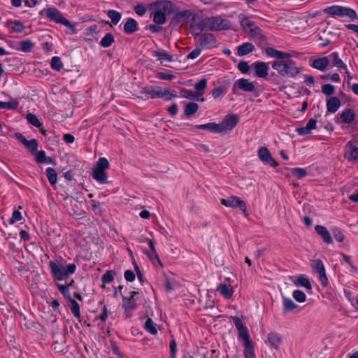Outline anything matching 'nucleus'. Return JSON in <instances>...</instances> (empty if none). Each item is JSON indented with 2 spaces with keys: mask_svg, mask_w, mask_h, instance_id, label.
<instances>
[{
  "mask_svg": "<svg viewBox=\"0 0 358 358\" xmlns=\"http://www.w3.org/2000/svg\"><path fill=\"white\" fill-rule=\"evenodd\" d=\"M271 66L273 69L277 71L280 76L284 78H295L303 71V68L297 66L296 62L291 59L290 57L273 61L271 63Z\"/></svg>",
  "mask_w": 358,
  "mask_h": 358,
  "instance_id": "1",
  "label": "nucleus"
},
{
  "mask_svg": "<svg viewBox=\"0 0 358 358\" xmlns=\"http://www.w3.org/2000/svg\"><path fill=\"white\" fill-rule=\"evenodd\" d=\"M49 266L55 280L67 279L69 275L74 273L76 270V265L75 264H70L65 267L61 263L50 261Z\"/></svg>",
  "mask_w": 358,
  "mask_h": 358,
  "instance_id": "2",
  "label": "nucleus"
},
{
  "mask_svg": "<svg viewBox=\"0 0 358 358\" xmlns=\"http://www.w3.org/2000/svg\"><path fill=\"white\" fill-rule=\"evenodd\" d=\"M109 162L105 157H101L96 164L93 171L92 177L100 184H105L107 182V175L105 171L108 169Z\"/></svg>",
  "mask_w": 358,
  "mask_h": 358,
  "instance_id": "3",
  "label": "nucleus"
},
{
  "mask_svg": "<svg viewBox=\"0 0 358 358\" xmlns=\"http://www.w3.org/2000/svg\"><path fill=\"white\" fill-rule=\"evenodd\" d=\"M45 13L46 17L50 20L57 23L62 24L66 27H71L72 25L69 20L65 18L62 13L55 7H50L47 9H43L40 12V15Z\"/></svg>",
  "mask_w": 358,
  "mask_h": 358,
  "instance_id": "4",
  "label": "nucleus"
},
{
  "mask_svg": "<svg viewBox=\"0 0 358 358\" xmlns=\"http://www.w3.org/2000/svg\"><path fill=\"white\" fill-rule=\"evenodd\" d=\"M324 13L330 15H338L339 17H348L353 20L357 17L356 12L350 8L341 6H332L324 9Z\"/></svg>",
  "mask_w": 358,
  "mask_h": 358,
  "instance_id": "5",
  "label": "nucleus"
},
{
  "mask_svg": "<svg viewBox=\"0 0 358 358\" xmlns=\"http://www.w3.org/2000/svg\"><path fill=\"white\" fill-rule=\"evenodd\" d=\"M221 203L227 207L239 208L245 217H248L249 215L245 202L237 196H233L227 199H222Z\"/></svg>",
  "mask_w": 358,
  "mask_h": 358,
  "instance_id": "6",
  "label": "nucleus"
},
{
  "mask_svg": "<svg viewBox=\"0 0 358 358\" xmlns=\"http://www.w3.org/2000/svg\"><path fill=\"white\" fill-rule=\"evenodd\" d=\"M239 117L236 114H229L225 116L222 123L219 124L221 133H226L232 130L238 123Z\"/></svg>",
  "mask_w": 358,
  "mask_h": 358,
  "instance_id": "7",
  "label": "nucleus"
},
{
  "mask_svg": "<svg viewBox=\"0 0 358 358\" xmlns=\"http://www.w3.org/2000/svg\"><path fill=\"white\" fill-rule=\"evenodd\" d=\"M312 268L319 274L321 284L325 287L328 284L324 266L321 259H314L311 264Z\"/></svg>",
  "mask_w": 358,
  "mask_h": 358,
  "instance_id": "8",
  "label": "nucleus"
},
{
  "mask_svg": "<svg viewBox=\"0 0 358 358\" xmlns=\"http://www.w3.org/2000/svg\"><path fill=\"white\" fill-rule=\"evenodd\" d=\"M257 155L262 162L268 164L273 168L278 166V162L272 157L270 151L266 147L259 148L257 152Z\"/></svg>",
  "mask_w": 358,
  "mask_h": 358,
  "instance_id": "9",
  "label": "nucleus"
},
{
  "mask_svg": "<svg viewBox=\"0 0 358 358\" xmlns=\"http://www.w3.org/2000/svg\"><path fill=\"white\" fill-rule=\"evenodd\" d=\"M199 46L203 49H211L215 47L217 42L213 34L210 33L202 34L199 38Z\"/></svg>",
  "mask_w": 358,
  "mask_h": 358,
  "instance_id": "10",
  "label": "nucleus"
},
{
  "mask_svg": "<svg viewBox=\"0 0 358 358\" xmlns=\"http://www.w3.org/2000/svg\"><path fill=\"white\" fill-rule=\"evenodd\" d=\"M233 322L238 331L239 337L243 340V343L251 342L250 340V335L247 327L243 323L241 320L237 317H232Z\"/></svg>",
  "mask_w": 358,
  "mask_h": 358,
  "instance_id": "11",
  "label": "nucleus"
},
{
  "mask_svg": "<svg viewBox=\"0 0 358 358\" xmlns=\"http://www.w3.org/2000/svg\"><path fill=\"white\" fill-rule=\"evenodd\" d=\"M255 88L253 83L248 79L240 78L234 84L232 91L235 92L237 89H240L244 92H250L254 91Z\"/></svg>",
  "mask_w": 358,
  "mask_h": 358,
  "instance_id": "12",
  "label": "nucleus"
},
{
  "mask_svg": "<svg viewBox=\"0 0 358 358\" xmlns=\"http://www.w3.org/2000/svg\"><path fill=\"white\" fill-rule=\"evenodd\" d=\"M15 136L19 140L32 154L36 152L38 142L36 139L27 140L21 133H15Z\"/></svg>",
  "mask_w": 358,
  "mask_h": 358,
  "instance_id": "13",
  "label": "nucleus"
},
{
  "mask_svg": "<svg viewBox=\"0 0 358 358\" xmlns=\"http://www.w3.org/2000/svg\"><path fill=\"white\" fill-rule=\"evenodd\" d=\"M345 157L350 161L358 159V145L357 142L349 141L346 144Z\"/></svg>",
  "mask_w": 358,
  "mask_h": 358,
  "instance_id": "14",
  "label": "nucleus"
},
{
  "mask_svg": "<svg viewBox=\"0 0 358 358\" xmlns=\"http://www.w3.org/2000/svg\"><path fill=\"white\" fill-rule=\"evenodd\" d=\"M154 9L166 14H171L173 12V4L169 1H155L152 4Z\"/></svg>",
  "mask_w": 358,
  "mask_h": 358,
  "instance_id": "15",
  "label": "nucleus"
},
{
  "mask_svg": "<svg viewBox=\"0 0 358 358\" xmlns=\"http://www.w3.org/2000/svg\"><path fill=\"white\" fill-rule=\"evenodd\" d=\"M267 341L272 348L279 350L282 343V336L277 332H271L268 334Z\"/></svg>",
  "mask_w": 358,
  "mask_h": 358,
  "instance_id": "16",
  "label": "nucleus"
},
{
  "mask_svg": "<svg viewBox=\"0 0 358 358\" xmlns=\"http://www.w3.org/2000/svg\"><path fill=\"white\" fill-rule=\"evenodd\" d=\"M204 23H206V22L203 19L198 22L194 21L193 23L190 24V31L194 37L200 36L201 35V33L203 30L207 29V25L204 24Z\"/></svg>",
  "mask_w": 358,
  "mask_h": 358,
  "instance_id": "17",
  "label": "nucleus"
},
{
  "mask_svg": "<svg viewBox=\"0 0 358 358\" xmlns=\"http://www.w3.org/2000/svg\"><path fill=\"white\" fill-rule=\"evenodd\" d=\"M141 94H142L141 98L144 99L158 98L159 95L158 87H154L153 86L143 87L141 91Z\"/></svg>",
  "mask_w": 358,
  "mask_h": 358,
  "instance_id": "18",
  "label": "nucleus"
},
{
  "mask_svg": "<svg viewBox=\"0 0 358 358\" xmlns=\"http://www.w3.org/2000/svg\"><path fill=\"white\" fill-rule=\"evenodd\" d=\"M122 301V306L125 310L126 316L127 317H129L131 315V311L134 310L136 306L135 299L133 296H129V298L123 296Z\"/></svg>",
  "mask_w": 358,
  "mask_h": 358,
  "instance_id": "19",
  "label": "nucleus"
},
{
  "mask_svg": "<svg viewBox=\"0 0 358 358\" xmlns=\"http://www.w3.org/2000/svg\"><path fill=\"white\" fill-rule=\"evenodd\" d=\"M253 65L257 77L265 78L268 76V66L265 62H256Z\"/></svg>",
  "mask_w": 358,
  "mask_h": 358,
  "instance_id": "20",
  "label": "nucleus"
},
{
  "mask_svg": "<svg viewBox=\"0 0 358 358\" xmlns=\"http://www.w3.org/2000/svg\"><path fill=\"white\" fill-rule=\"evenodd\" d=\"M265 52L268 57L278 59V60L283 59L286 57H291L290 54L279 51L273 48H266Z\"/></svg>",
  "mask_w": 358,
  "mask_h": 358,
  "instance_id": "21",
  "label": "nucleus"
},
{
  "mask_svg": "<svg viewBox=\"0 0 358 358\" xmlns=\"http://www.w3.org/2000/svg\"><path fill=\"white\" fill-rule=\"evenodd\" d=\"M315 231L321 236L323 241L327 244H331L333 243V240L331 236L330 232L327 229L326 227L317 225L315 227Z\"/></svg>",
  "mask_w": 358,
  "mask_h": 358,
  "instance_id": "22",
  "label": "nucleus"
},
{
  "mask_svg": "<svg viewBox=\"0 0 358 358\" xmlns=\"http://www.w3.org/2000/svg\"><path fill=\"white\" fill-rule=\"evenodd\" d=\"M341 105V100L336 96H331L327 101V109L329 113H336Z\"/></svg>",
  "mask_w": 358,
  "mask_h": 358,
  "instance_id": "23",
  "label": "nucleus"
},
{
  "mask_svg": "<svg viewBox=\"0 0 358 358\" xmlns=\"http://www.w3.org/2000/svg\"><path fill=\"white\" fill-rule=\"evenodd\" d=\"M329 61L332 62V66L338 69L346 70L347 66L343 61L339 57V55L337 52H334L328 57Z\"/></svg>",
  "mask_w": 358,
  "mask_h": 358,
  "instance_id": "24",
  "label": "nucleus"
},
{
  "mask_svg": "<svg viewBox=\"0 0 358 358\" xmlns=\"http://www.w3.org/2000/svg\"><path fill=\"white\" fill-rule=\"evenodd\" d=\"M248 33L253 38H255L259 43L262 46L263 43L266 42V37L262 34V30L257 27L255 26L248 31Z\"/></svg>",
  "mask_w": 358,
  "mask_h": 358,
  "instance_id": "25",
  "label": "nucleus"
},
{
  "mask_svg": "<svg viewBox=\"0 0 358 358\" xmlns=\"http://www.w3.org/2000/svg\"><path fill=\"white\" fill-rule=\"evenodd\" d=\"M329 64V59L328 57H323L315 59L311 66L320 71H324Z\"/></svg>",
  "mask_w": 358,
  "mask_h": 358,
  "instance_id": "26",
  "label": "nucleus"
},
{
  "mask_svg": "<svg viewBox=\"0 0 358 358\" xmlns=\"http://www.w3.org/2000/svg\"><path fill=\"white\" fill-rule=\"evenodd\" d=\"M137 30V22L133 18H129L124 25V31L127 34H131Z\"/></svg>",
  "mask_w": 358,
  "mask_h": 358,
  "instance_id": "27",
  "label": "nucleus"
},
{
  "mask_svg": "<svg viewBox=\"0 0 358 358\" xmlns=\"http://www.w3.org/2000/svg\"><path fill=\"white\" fill-rule=\"evenodd\" d=\"M255 50V46L251 43H244L237 48L238 56H244Z\"/></svg>",
  "mask_w": 358,
  "mask_h": 358,
  "instance_id": "28",
  "label": "nucleus"
},
{
  "mask_svg": "<svg viewBox=\"0 0 358 358\" xmlns=\"http://www.w3.org/2000/svg\"><path fill=\"white\" fill-rule=\"evenodd\" d=\"M152 55L157 57L158 59L161 61L162 64H163L164 61H167L169 62L173 61V57L171 55H169L166 50L162 49L154 51L152 52Z\"/></svg>",
  "mask_w": 358,
  "mask_h": 358,
  "instance_id": "29",
  "label": "nucleus"
},
{
  "mask_svg": "<svg viewBox=\"0 0 358 358\" xmlns=\"http://www.w3.org/2000/svg\"><path fill=\"white\" fill-rule=\"evenodd\" d=\"M206 23L204 24L207 25V30L209 31H216L218 29V23L220 20V16L210 17L204 18Z\"/></svg>",
  "mask_w": 358,
  "mask_h": 358,
  "instance_id": "30",
  "label": "nucleus"
},
{
  "mask_svg": "<svg viewBox=\"0 0 358 358\" xmlns=\"http://www.w3.org/2000/svg\"><path fill=\"white\" fill-rule=\"evenodd\" d=\"M198 129L208 130L212 132L221 133V129L219 124L215 122H210L203 124H198L195 127Z\"/></svg>",
  "mask_w": 358,
  "mask_h": 358,
  "instance_id": "31",
  "label": "nucleus"
},
{
  "mask_svg": "<svg viewBox=\"0 0 358 358\" xmlns=\"http://www.w3.org/2000/svg\"><path fill=\"white\" fill-rule=\"evenodd\" d=\"M341 118L342 119L344 123L348 124H351L355 120L354 111L350 108L345 109L341 113Z\"/></svg>",
  "mask_w": 358,
  "mask_h": 358,
  "instance_id": "32",
  "label": "nucleus"
},
{
  "mask_svg": "<svg viewBox=\"0 0 358 358\" xmlns=\"http://www.w3.org/2000/svg\"><path fill=\"white\" fill-rule=\"evenodd\" d=\"M217 290L226 299H230L233 294V288L230 285L220 284Z\"/></svg>",
  "mask_w": 358,
  "mask_h": 358,
  "instance_id": "33",
  "label": "nucleus"
},
{
  "mask_svg": "<svg viewBox=\"0 0 358 358\" xmlns=\"http://www.w3.org/2000/svg\"><path fill=\"white\" fill-rule=\"evenodd\" d=\"M159 94L158 98H163L165 100H171L172 98L177 96L175 90H170L169 89L162 90V87H158Z\"/></svg>",
  "mask_w": 358,
  "mask_h": 358,
  "instance_id": "34",
  "label": "nucleus"
},
{
  "mask_svg": "<svg viewBox=\"0 0 358 358\" xmlns=\"http://www.w3.org/2000/svg\"><path fill=\"white\" fill-rule=\"evenodd\" d=\"M239 22L242 28L246 31L248 32L250 29L255 26V22L250 20V18L247 17H243L241 15L239 16Z\"/></svg>",
  "mask_w": 358,
  "mask_h": 358,
  "instance_id": "35",
  "label": "nucleus"
},
{
  "mask_svg": "<svg viewBox=\"0 0 358 358\" xmlns=\"http://www.w3.org/2000/svg\"><path fill=\"white\" fill-rule=\"evenodd\" d=\"M19 102L16 99H11L8 102L0 101V109L16 110Z\"/></svg>",
  "mask_w": 358,
  "mask_h": 358,
  "instance_id": "36",
  "label": "nucleus"
},
{
  "mask_svg": "<svg viewBox=\"0 0 358 358\" xmlns=\"http://www.w3.org/2000/svg\"><path fill=\"white\" fill-rule=\"evenodd\" d=\"M294 285L297 287H303L308 290L312 289L311 283L309 280L303 275L299 276L296 280L294 282Z\"/></svg>",
  "mask_w": 358,
  "mask_h": 358,
  "instance_id": "37",
  "label": "nucleus"
},
{
  "mask_svg": "<svg viewBox=\"0 0 358 358\" xmlns=\"http://www.w3.org/2000/svg\"><path fill=\"white\" fill-rule=\"evenodd\" d=\"M199 106L194 102L188 103L184 110V113L186 116L190 117L194 115L198 110Z\"/></svg>",
  "mask_w": 358,
  "mask_h": 358,
  "instance_id": "38",
  "label": "nucleus"
},
{
  "mask_svg": "<svg viewBox=\"0 0 358 358\" xmlns=\"http://www.w3.org/2000/svg\"><path fill=\"white\" fill-rule=\"evenodd\" d=\"M107 15L111 20V22L115 25H116L120 22L122 17L121 13L115 10H108Z\"/></svg>",
  "mask_w": 358,
  "mask_h": 358,
  "instance_id": "39",
  "label": "nucleus"
},
{
  "mask_svg": "<svg viewBox=\"0 0 358 358\" xmlns=\"http://www.w3.org/2000/svg\"><path fill=\"white\" fill-rule=\"evenodd\" d=\"M10 24H13L14 25L11 27L12 31L15 33H20L23 31L24 27L23 24L20 21L15 20H8L6 22V26L8 27Z\"/></svg>",
  "mask_w": 358,
  "mask_h": 358,
  "instance_id": "40",
  "label": "nucleus"
},
{
  "mask_svg": "<svg viewBox=\"0 0 358 358\" xmlns=\"http://www.w3.org/2000/svg\"><path fill=\"white\" fill-rule=\"evenodd\" d=\"M115 39L114 36L112 34L108 33L106 34L104 37L100 41V45L103 48H108L112 45L113 43H114Z\"/></svg>",
  "mask_w": 358,
  "mask_h": 358,
  "instance_id": "41",
  "label": "nucleus"
},
{
  "mask_svg": "<svg viewBox=\"0 0 358 358\" xmlns=\"http://www.w3.org/2000/svg\"><path fill=\"white\" fill-rule=\"evenodd\" d=\"M282 303L285 311H292L298 306L291 299L287 297L282 298Z\"/></svg>",
  "mask_w": 358,
  "mask_h": 358,
  "instance_id": "42",
  "label": "nucleus"
},
{
  "mask_svg": "<svg viewBox=\"0 0 358 358\" xmlns=\"http://www.w3.org/2000/svg\"><path fill=\"white\" fill-rule=\"evenodd\" d=\"M46 176L49 180V182L53 185L56 184L57 180V174L56 171L53 168H48L46 169Z\"/></svg>",
  "mask_w": 358,
  "mask_h": 358,
  "instance_id": "43",
  "label": "nucleus"
},
{
  "mask_svg": "<svg viewBox=\"0 0 358 358\" xmlns=\"http://www.w3.org/2000/svg\"><path fill=\"white\" fill-rule=\"evenodd\" d=\"M166 14L156 10L153 15V21L155 24H163L166 22Z\"/></svg>",
  "mask_w": 358,
  "mask_h": 358,
  "instance_id": "44",
  "label": "nucleus"
},
{
  "mask_svg": "<svg viewBox=\"0 0 358 358\" xmlns=\"http://www.w3.org/2000/svg\"><path fill=\"white\" fill-rule=\"evenodd\" d=\"M244 355L245 358H255L252 342L244 343Z\"/></svg>",
  "mask_w": 358,
  "mask_h": 358,
  "instance_id": "45",
  "label": "nucleus"
},
{
  "mask_svg": "<svg viewBox=\"0 0 358 358\" xmlns=\"http://www.w3.org/2000/svg\"><path fill=\"white\" fill-rule=\"evenodd\" d=\"M69 302L71 303V310L73 313V315L76 318L80 317V306L74 299L71 298V299H69Z\"/></svg>",
  "mask_w": 358,
  "mask_h": 358,
  "instance_id": "46",
  "label": "nucleus"
},
{
  "mask_svg": "<svg viewBox=\"0 0 358 358\" xmlns=\"http://www.w3.org/2000/svg\"><path fill=\"white\" fill-rule=\"evenodd\" d=\"M180 95L184 98L191 100L199 101V96L195 92L187 89H182L180 92Z\"/></svg>",
  "mask_w": 358,
  "mask_h": 358,
  "instance_id": "47",
  "label": "nucleus"
},
{
  "mask_svg": "<svg viewBox=\"0 0 358 358\" xmlns=\"http://www.w3.org/2000/svg\"><path fill=\"white\" fill-rule=\"evenodd\" d=\"M145 329L148 332L152 335H156L157 334V330L155 327V324L150 318H148L146 320L145 323Z\"/></svg>",
  "mask_w": 358,
  "mask_h": 358,
  "instance_id": "48",
  "label": "nucleus"
},
{
  "mask_svg": "<svg viewBox=\"0 0 358 358\" xmlns=\"http://www.w3.org/2000/svg\"><path fill=\"white\" fill-rule=\"evenodd\" d=\"M52 69L59 71L63 68V63L59 57H53L50 62Z\"/></svg>",
  "mask_w": 358,
  "mask_h": 358,
  "instance_id": "49",
  "label": "nucleus"
},
{
  "mask_svg": "<svg viewBox=\"0 0 358 358\" xmlns=\"http://www.w3.org/2000/svg\"><path fill=\"white\" fill-rule=\"evenodd\" d=\"M226 93L227 87L221 86L215 87L211 91V94L215 99L224 95Z\"/></svg>",
  "mask_w": 358,
  "mask_h": 358,
  "instance_id": "50",
  "label": "nucleus"
},
{
  "mask_svg": "<svg viewBox=\"0 0 358 358\" xmlns=\"http://www.w3.org/2000/svg\"><path fill=\"white\" fill-rule=\"evenodd\" d=\"M27 119L28 122L32 124L33 126L41 128V126H42V124L40 122L38 118L36 117V115L32 114V113H27Z\"/></svg>",
  "mask_w": 358,
  "mask_h": 358,
  "instance_id": "51",
  "label": "nucleus"
},
{
  "mask_svg": "<svg viewBox=\"0 0 358 358\" xmlns=\"http://www.w3.org/2000/svg\"><path fill=\"white\" fill-rule=\"evenodd\" d=\"M34 43L30 40H24L20 42V50L24 52L31 51Z\"/></svg>",
  "mask_w": 358,
  "mask_h": 358,
  "instance_id": "52",
  "label": "nucleus"
},
{
  "mask_svg": "<svg viewBox=\"0 0 358 358\" xmlns=\"http://www.w3.org/2000/svg\"><path fill=\"white\" fill-rule=\"evenodd\" d=\"M56 285H57L58 289L59 290V292L63 294V296L65 298L68 299V300L71 299V296L70 294L69 285H62V284H59V283H57Z\"/></svg>",
  "mask_w": 358,
  "mask_h": 358,
  "instance_id": "53",
  "label": "nucleus"
},
{
  "mask_svg": "<svg viewBox=\"0 0 358 358\" xmlns=\"http://www.w3.org/2000/svg\"><path fill=\"white\" fill-rule=\"evenodd\" d=\"M115 275V271L113 270H108L103 275H102V281L103 283H110L114 280V277Z\"/></svg>",
  "mask_w": 358,
  "mask_h": 358,
  "instance_id": "54",
  "label": "nucleus"
},
{
  "mask_svg": "<svg viewBox=\"0 0 358 358\" xmlns=\"http://www.w3.org/2000/svg\"><path fill=\"white\" fill-rule=\"evenodd\" d=\"M52 346L56 352H64L66 348L64 338H62L60 341H55L52 344Z\"/></svg>",
  "mask_w": 358,
  "mask_h": 358,
  "instance_id": "55",
  "label": "nucleus"
},
{
  "mask_svg": "<svg viewBox=\"0 0 358 358\" xmlns=\"http://www.w3.org/2000/svg\"><path fill=\"white\" fill-rule=\"evenodd\" d=\"M291 172L292 174L298 179H301L308 174L307 171L302 168H294L292 169Z\"/></svg>",
  "mask_w": 358,
  "mask_h": 358,
  "instance_id": "56",
  "label": "nucleus"
},
{
  "mask_svg": "<svg viewBox=\"0 0 358 358\" xmlns=\"http://www.w3.org/2000/svg\"><path fill=\"white\" fill-rule=\"evenodd\" d=\"M143 241L147 242L149 247L151 249L152 254L155 256V257L157 259L158 262L162 265V263L159 260V256L157 253L155 247V242L154 241L149 239L148 238H143Z\"/></svg>",
  "mask_w": 358,
  "mask_h": 358,
  "instance_id": "57",
  "label": "nucleus"
},
{
  "mask_svg": "<svg viewBox=\"0 0 358 358\" xmlns=\"http://www.w3.org/2000/svg\"><path fill=\"white\" fill-rule=\"evenodd\" d=\"M334 92L335 87L331 84H324L322 86V92L327 96L332 95Z\"/></svg>",
  "mask_w": 358,
  "mask_h": 358,
  "instance_id": "58",
  "label": "nucleus"
},
{
  "mask_svg": "<svg viewBox=\"0 0 358 358\" xmlns=\"http://www.w3.org/2000/svg\"><path fill=\"white\" fill-rule=\"evenodd\" d=\"M293 297L298 302L302 303L306 301V296L303 292L301 290L297 289L294 291Z\"/></svg>",
  "mask_w": 358,
  "mask_h": 358,
  "instance_id": "59",
  "label": "nucleus"
},
{
  "mask_svg": "<svg viewBox=\"0 0 358 358\" xmlns=\"http://www.w3.org/2000/svg\"><path fill=\"white\" fill-rule=\"evenodd\" d=\"M231 29V23L220 17L217 30H227Z\"/></svg>",
  "mask_w": 358,
  "mask_h": 358,
  "instance_id": "60",
  "label": "nucleus"
},
{
  "mask_svg": "<svg viewBox=\"0 0 358 358\" xmlns=\"http://www.w3.org/2000/svg\"><path fill=\"white\" fill-rule=\"evenodd\" d=\"M332 233H333L334 238H336V240L337 241L343 242L344 241L345 236L342 233L341 230L339 229L338 228H334L332 229Z\"/></svg>",
  "mask_w": 358,
  "mask_h": 358,
  "instance_id": "61",
  "label": "nucleus"
},
{
  "mask_svg": "<svg viewBox=\"0 0 358 358\" xmlns=\"http://www.w3.org/2000/svg\"><path fill=\"white\" fill-rule=\"evenodd\" d=\"M203 49L199 45L196 47L193 51H192L187 56V59H194L199 57L201 52Z\"/></svg>",
  "mask_w": 358,
  "mask_h": 358,
  "instance_id": "62",
  "label": "nucleus"
},
{
  "mask_svg": "<svg viewBox=\"0 0 358 358\" xmlns=\"http://www.w3.org/2000/svg\"><path fill=\"white\" fill-rule=\"evenodd\" d=\"M34 154H36V162L38 164L43 163V162L45 161V159L46 157L45 151H43V150H40L38 152L36 151V152H35Z\"/></svg>",
  "mask_w": 358,
  "mask_h": 358,
  "instance_id": "63",
  "label": "nucleus"
},
{
  "mask_svg": "<svg viewBox=\"0 0 358 358\" xmlns=\"http://www.w3.org/2000/svg\"><path fill=\"white\" fill-rule=\"evenodd\" d=\"M238 69L241 72L248 73L250 70V66L248 62L241 61L238 64Z\"/></svg>",
  "mask_w": 358,
  "mask_h": 358,
  "instance_id": "64",
  "label": "nucleus"
}]
</instances>
